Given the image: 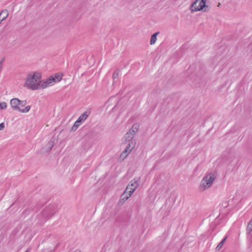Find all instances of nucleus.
<instances>
[{
	"mask_svg": "<svg viewBox=\"0 0 252 252\" xmlns=\"http://www.w3.org/2000/svg\"><path fill=\"white\" fill-rule=\"evenodd\" d=\"M7 104L5 102H2L0 103V108L1 110L4 109L6 108Z\"/></svg>",
	"mask_w": 252,
	"mask_h": 252,
	"instance_id": "nucleus-21",
	"label": "nucleus"
},
{
	"mask_svg": "<svg viewBox=\"0 0 252 252\" xmlns=\"http://www.w3.org/2000/svg\"><path fill=\"white\" fill-rule=\"evenodd\" d=\"M54 142L53 141H50L47 145V150L48 151H50L53 147L54 146Z\"/></svg>",
	"mask_w": 252,
	"mask_h": 252,
	"instance_id": "nucleus-19",
	"label": "nucleus"
},
{
	"mask_svg": "<svg viewBox=\"0 0 252 252\" xmlns=\"http://www.w3.org/2000/svg\"><path fill=\"white\" fill-rule=\"evenodd\" d=\"M138 129V126L137 125H133L131 128H130L126 134L125 138L126 141L134 140L133 139V136L135 135L136 132L137 131Z\"/></svg>",
	"mask_w": 252,
	"mask_h": 252,
	"instance_id": "nucleus-6",
	"label": "nucleus"
},
{
	"mask_svg": "<svg viewBox=\"0 0 252 252\" xmlns=\"http://www.w3.org/2000/svg\"><path fill=\"white\" fill-rule=\"evenodd\" d=\"M204 0H196L191 6V9L192 11H198L203 9L206 6Z\"/></svg>",
	"mask_w": 252,
	"mask_h": 252,
	"instance_id": "nucleus-5",
	"label": "nucleus"
},
{
	"mask_svg": "<svg viewBox=\"0 0 252 252\" xmlns=\"http://www.w3.org/2000/svg\"><path fill=\"white\" fill-rule=\"evenodd\" d=\"M4 127V123H1L0 124V130H2Z\"/></svg>",
	"mask_w": 252,
	"mask_h": 252,
	"instance_id": "nucleus-23",
	"label": "nucleus"
},
{
	"mask_svg": "<svg viewBox=\"0 0 252 252\" xmlns=\"http://www.w3.org/2000/svg\"><path fill=\"white\" fill-rule=\"evenodd\" d=\"M119 69H116L113 74V78L114 79H115L116 78H118V76H119Z\"/></svg>",
	"mask_w": 252,
	"mask_h": 252,
	"instance_id": "nucleus-20",
	"label": "nucleus"
},
{
	"mask_svg": "<svg viewBox=\"0 0 252 252\" xmlns=\"http://www.w3.org/2000/svg\"><path fill=\"white\" fill-rule=\"evenodd\" d=\"M89 115V113L87 111H85L79 116L77 120L82 124L87 119Z\"/></svg>",
	"mask_w": 252,
	"mask_h": 252,
	"instance_id": "nucleus-8",
	"label": "nucleus"
},
{
	"mask_svg": "<svg viewBox=\"0 0 252 252\" xmlns=\"http://www.w3.org/2000/svg\"><path fill=\"white\" fill-rule=\"evenodd\" d=\"M57 212V205L50 204L46 207L42 212V215L46 219H50Z\"/></svg>",
	"mask_w": 252,
	"mask_h": 252,
	"instance_id": "nucleus-4",
	"label": "nucleus"
},
{
	"mask_svg": "<svg viewBox=\"0 0 252 252\" xmlns=\"http://www.w3.org/2000/svg\"><path fill=\"white\" fill-rule=\"evenodd\" d=\"M130 152H129V148L126 147L124 151L121 153L120 155V158H122L123 159H124L127 156Z\"/></svg>",
	"mask_w": 252,
	"mask_h": 252,
	"instance_id": "nucleus-12",
	"label": "nucleus"
},
{
	"mask_svg": "<svg viewBox=\"0 0 252 252\" xmlns=\"http://www.w3.org/2000/svg\"><path fill=\"white\" fill-rule=\"evenodd\" d=\"M128 189H129V188L128 187H127V188L125 191V194H126V195L124 197L126 198V199H127L135 191V190H133L132 189H131V188L129 190Z\"/></svg>",
	"mask_w": 252,
	"mask_h": 252,
	"instance_id": "nucleus-11",
	"label": "nucleus"
},
{
	"mask_svg": "<svg viewBox=\"0 0 252 252\" xmlns=\"http://www.w3.org/2000/svg\"><path fill=\"white\" fill-rule=\"evenodd\" d=\"M53 78H55L56 82H58L61 80L62 76L59 74H55V76L53 77Z\"/></svg>",
	"mask_w": 252,
	"mask_h": 252,
	"instance_id": "nucleus-22",
	"label": "nucleus"
},
{
	"mask_svg": "<svg viewBox=\"0 0 252 252\" xmlns=\"http://www.w3.org/2000/svg\"><path fill=\"white\" fill-rule=\"evenodd\" d=\"M8 12L6 10H4L0 13V24L2 21L5 20L8 16Z\"/></svg>",
	"mask_w": 252,
	"mask_h": 252,
	"instance_id": "nucleus-9",
	"label": "nucleus"
},
{
	"mask_svg": "<svg viewBox=\"0 0 252 252\" xmlns=\"http://www.w3.org/2000/svg\"><path fill=\"white\" fill-rule=\"evenodd\" d=\"M216 176V174L215 172H211L206 175L201 181L199 185L200 190L204 191L209 188L212 185Z\"/></svg>",
	"mask_w": 252,
	"mask_h": 252,
	"instance_id": "nucleus-3",
	"label": "nucleus"
},
{
	"mask_svg": "<svg viewBox=\"0 0 252 252\" xmlns=\"http://www.w3.org/2000/svg\"><path fill=\"white\" fill-rule=\"evenodd\" d=\"M136 144L135 140H131L127 141V145L126 147L129 148V152H131L132 150L134 148Z\"/></svg>",
	"mask_w": 252,
	"mask_h": 252,
	"instance_id": "nucleus-10",
	"label": "nucleus"
},
{
	"mask_svg": "<svg viewBox=\"0 0 252 252\" xmlns=\"http://www.w3.org/2000/svg\"><path fill=\"white\" fill-rule=\"evenodd\" d=\"M1 71V67H0V72Z\"/></svg>",
	"mask_w": 252,
	"mask_h": 252,
	"instance_id": "nucleus-26",
	"label": "nucleus"
},
{
	"mask_svg": "<svg viewBox=\"0 0 252 252\" xmlns=\"http://www.w3.org/2000/svg\"><path fill=\"white\" fill-rule=\"evenodd\" d=\"M159 32H157L155 33L154 34H153L151 36V40H150V44L151 45H153L155 43V42H156V40L157 39V36L159 34Z\"/></svg>",
	"mask_w": 252,
	"mask_h": 252,
	"instance_id": "nucleus-15",
	"label": "nucleus"
},
{
	"mask_svg": "<svg viewBox=\"0 0 252 252\" xmlns=\"http://www.w3.org/2000/svg\"><path fill=\"white\" fill-rule=\"evenodd\" d=\"M227 238V236H226V237H225V238H224L221 240V242H220L218 244V246H217V247H216V249H217V250H218H218H219L220 249H221V248L223 247V245H224V243H225V241H226V240Z\"/></svg>",
	"mask_w": 252,
	"mask_h": 252,
	"instance_id": "nucleus-17",
	"label": "nucleus"
},
{
	"mask_svg": "<svg viewBox=\"0 0 252 252\" xmlns=\"http://www.w3.org/2000/svg\"><path fill=\"white\" fill-rule=\"evenodd\" d=\"M81 124L80 122L76 120V121L75 122L73 126H72L71 130L73 131H75L80 126Z\"/></svg>",
	"mask_w": 252,
	"mask_h": 252,
	"instance_id": "nucleus-18",
	"label": "nucleus"
},
{
	"mask_svg": "<svg viewBox=\"0 0 252 252\" xmlns=\"http://www.w3.org/2000/svg\"><path fill=\"white\" fill-rule=\"evenodd\" d=\"M3 60H4V59H2V60L1 61V62H0V67H1V69H2V66H1V64H2V63L3 61Z\"/></svg>",
	"mask_w": 252,
	"mask_h": 252,
	"instance_id": "nucleus-24",
	"label": "nucleus"
},
{
	"mask_svg": "<svg viewBox=\"0 0 252 252\" xmlns=\"http://www.w3.org/2000/svg\"><path fill=\"white\" fill-rule=\"evenodd\" d=\"M56 82L55 78H53V76H50L49 78L46 80L43 81L39 80V83L40 84V88L44 89L48 86H51L54 83Z\"/></svg>",
	"mask_w": 252,
	"mask_h": 252,
	"instance_id": "nucleus-7",
	"label": "nucleus"
},
{
	"mask_svg": "<svg viewBox=\"0 0 252 252\" xmlns=\"http://www.w3.org/2000/svg\"><path fill=\"white\" fill-rule=\"evenodd\" d=\"M130 152H129V148L126 147L124 151L121 153L120 155V158H122L123 159H124L127 156Z\"/></svg>",
	"mask_w": 252,
	"mask_h": 252,
	"instance_id": "nucleus-13",
	"label": "nucleus"
},
{
	"mask_svg": "<svg viewBox=\"0 0 252 252\" xmlns=\"http://www.w3.org/2000/svg\"><path fill=\"white\" fill-rule=\"evenodd\" d=\"M25 252H29L27 250Z\"/></svg>",
	"mask_w": 252,
	"mask_h": 252,
	"instance_id": "nucleus-25",
	"label": "nucleus"
},
{
	"mask_svg": "<svg viewBox=\"0 0 252 252\" xmlns=\"http://www.w3.org/2000/svg\"><path fill=\"white\" fill-rule=\"evenodd\" d=\"M128 186H130L131 189L135 190L138 186V184L134 179L131 181Z\"/></svg>",
	"mask_w": 252,
	"mask_h": 252,
	"instance_id": "nucleus-14",
	"label": "nucleus"
},
{
	"mask_svg": "<svg viewBox=\"0 0 252 252\" xmlns=\"http://www.w3.org/2000/svg\"><path fill=\"white\" fill-rule=\"evenodd\" d=\"M41 75L39 73L28 74L25 83V86L30 89L36 90L40 89L39 80Z\"/></svg>",
	"mask_w": 252,
	"mask_h": 252,
	"instance_id": "nucleus-1",
	"label": "nucleus"
},
{
	"mask_svg": "<svg viewBox=\"0 0 252 252\" xmlns=\"http://www.w3.org/2000/svg\"><path fill=\"white\" fill-rule=\"evenodd\" d=\"M10 104L14 110H17L21 113H27L31 109V106L29 105L26 106L24 108H21V107H24L26 105L27 101L26 100H21L17 98L11 99Z\"/></svg>",
	"mask_w": 252,
	"mask_h": 252,
	"instance_id": "nucleus-2",
	"label": "nucleus"
},
{
	"mask_svg": "<svg viewBox=\"0 0 252 252\" xmlns=\"http://www.w3.org/2000/svg\"><path fill=\"white\" fill-rule=\"evenodd\" d=\"M252 231V219L248 224L247 227V234L248 235V237H249V235L250 233Z\"/></svg>",
	"mask_w": 252,
	"mask_h": 252,
	"instance_id": "nucleus-16",
	"label": "nucleus"
}]
</instances>
